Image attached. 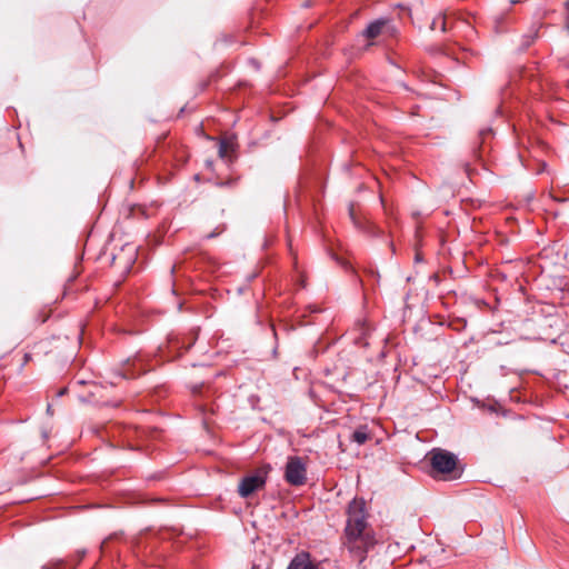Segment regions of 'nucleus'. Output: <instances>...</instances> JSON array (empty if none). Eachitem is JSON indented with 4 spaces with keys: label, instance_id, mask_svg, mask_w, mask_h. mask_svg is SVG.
<instances>
[{
    "label": "nucleus",
    "instance_id": "nucleus-1",
    "mask_svg": "<svg viewBox=\"0 0 569 569\" xmlns=\"http://www.w3.org/2000/svg\"><path fill=\"white\" fill-rule=\"evenodd\" d=\"M346 515L343 546L357 561L362 562L369 549L376 543L373 531L368 522L365 500L350 501Z\"/></svg>",
    "mask_w": 569,
    "mask_h": 569
},
{
    "label": "nucleus",
    "instance_id": "nucleus-2",
    "mask_svg": "<svg viewBox=\"0 0 569 569\" xmlns=\"http://www.w3.org/2000/svg\"><path fill=\"white\" fill-rule=\"evenodd\" d=\"M430 466L436 473L448 475L455 471L457 457L445 449L436 448L428 453Z\"/></svg>",
    "mask_w": 569,
    "mask_h": 569
},
{
    "label": "nucleus",
    "instance_id": "nucleus-3",
    "mask_svg": "<svg viewBox=\"0 0 569 569\" xmlns=\"http://www.w3.org/2000/svg\"><path fill=\"white\" fill-rule=\"evenodd\" d=\"M284 480L295 487L306 483L307 465L301 457L291 456L288 458L284 467Z\"/></svg>",
    "mask_w": 569,
    "mask_h": 569
},
{
    "label": "nucleus",
    "instance_id": "nucleus-4",
    "mask_svg": "<svg viewBox=\"0 0 569 569\" xmlns=\"http://www.w3.org/2000/svg\"><path fill=\"white\" fill-rule=\"evenodd\" d=\"M267 470L260 469L254 475L244 477L238 487V492L242 498H247L266 483Z\"/></svg>",
    "mask_w": 569,
    "mask_h": 569
},
{
    "label": "nucleus",
    "instance_id": "nucleus-5",
    "mask_svg": "<svg viewBox=\"0 0 569 569\" xmlns=\"http://www.w3.org/2000/svg\"><path fill=\"white\" fill-rule=\"evenodd\" d=\"M137 254L138 247L133 243H126L118 253L113 254L112 263L120 268L122 272H128L136 262Z\"/></svg>",
    "mask_w": 569,
    "mask_h": 569
},
{
    "label": "nucleus",
    "instance_id": "nucleus-6",
    "mask_svg": "<svg viewBox=\"0 0 569 569\" xmlns=\"http://www.w3.org/2000/svg\"><path fill=\"white\" fill-rule=\"evenodd\" d=\"M288 569H323L320 562L311 559L308 552H300L291 560Z\"/></svg>",
    "mask_w": 569,
    "mask_h": 569
},
{
    "label": "nucleus",
    "instance_id": "nucleus-7",
    "mask_svg": "<svg viewBox=\"0 0 569 569\" xmlns=\"http://www.w3.org/2000/svg\"><path fill=\"white\" fill-rule=\"evenodd\" d=\"M387 23L388 20L386 19H377L369 23V26L363 30L362 36L367 39H375L382 33Z\"/></svg>",
    "mask_w": 569,
    "mask_h": 569
},
{
    "label": "nucleus",
    "instance_id": "nucleus-8",
    "mask_svg": "<svg viewBox=\"0 0 569 569\" xmlns=\"http://www.w3.org/2000/svg\"><path fill=\"white\" fill-rule=\"evenodd\" d=\"M350 439H351V441L361 446L371 439V433L369 432L367 426H360L352 432Z\"/></svg>",
    "mask_w": 569,
    "mask_h": 569
},
{
    "label": "nucleus",
    "instance_id": "nucleus-9",
    "mask_svg": "<svg viewBox=\"0 0 569 569\" xmlns=\"http://www.w3.org/2000/svg\"><path fill=\"white\" fill-rule=\"evenodd\" d=\"M432 30L440 29L442 32L447 30V20L443 16L435 18L430 24Z\"/></svg>",
    "mask_w": 569,
    "mask_h": 569
},
{
    "label": "nucleus",
    "instance_id": "nucleus-10",
    "mask_svg": "<svg viewBox=\"0 0 569 569\" xmlns=\"http://www.w3.org/2000/svg\"><path fill=\"white\" fill-rule=\"evenodd\" d=\"M349 214H350V218L353 221V223L357 224L358 222H357L356 217H355V210H353V206L352 204L349 208Z\"/></svg>",
    "mask_w": 569,
    "mask_h": 569
},
{
    "label": "nucleus",
    "instance_id": "nucleus-11",
    "mask_svg": "<svg viewBox=\"0 0 569 569\" xmlns=\"http://www.w3.org/2000/svg\"><path fill=\"white\" fill-rule=\"evenodd\" d=\"M224 152H226L224 143H223V142H221V143H220V148H219V153H220V156H221V157H224Z\"/></svg>",
    "mask_w": 569,
    "mask_h": 569
},
{
    "label": "nucleus",
    "instance_id": "nucleus-12",
    "mask_svg": "<svg viewBox=\"0 0 569 569\" xmlns=\"http://www.w3.org/2000/svg\"><path fill=\"white\" fill-rule=\"evenodd\" d=\"M499 276H500L499 280H502V281H507L508 280L502 272H499Z\"/></svg>",
    "mask_w": 569,
    "mask_h": 569
},
{
    "label": "nucleus",
    "instance_id": "nucleus-13",
    "mask_svg": "<svg viewBox=\"0 0 569 569\" xmlns=\"http://www.w3.org/2000/svg\"><path fill=\"white\" fill-rule=\"evenodd\" d=\"M256 278V274H252L248 278V281H253V279Z\"/></svg>",
    "mask_w": 569,
    "mask_h": 569
},
{
    "label": "nucleus",
    "instance_id": "nucleus-14",
    "mask_svg": "<svg viewBox=\"0 0 569 569\" xmlns=\"http://www.w3.org/2000/svg\"><path fill=\"white\" fill-rule=\"evenodd\" d=\"M214 236H216V233H210V234H208L207 237H208V238H213Z\"/></svg>",
    "mask_w": 569,
    "mask_h": 569
},
{
    "label": "nucleus",
    "instance_id": "nucleus-15",
    "mask_svg": "<svg viewBox=\"0 0 569 569\" xmlns=\"http://www.w3.org/2000/svg\"><path fill=\"white\" fill-rule=\"evenodd\" d=\"M490 130L481 131V134L489 133Z\"/></svg>",
    "mask_w": 569,
    "mask_h": 569
}]
</instances>
